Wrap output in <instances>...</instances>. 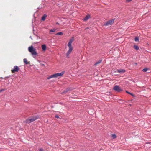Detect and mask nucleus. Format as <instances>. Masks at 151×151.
<instances>
[{
    "mask_svg": "<svg viewBox=\"0 0 151 151\" xmlns=\"http://www.w3.org/2000/svg\"><path fill=\"white\" fill-rule=\"evenodd\" d=\"M28 50L33 56H36L37 54L36 49L32 45L28 47Z\"/></svg>",
    "mask_w": 151,
    "mask_h": 151,
    "instance_id": "obj_1",
    "label": "nucleus"
},
{
    "mask_svg": "<svg viewBox=\"0 0 151 151\" xmlns=\"http://www.w3.org/2000/svg\"><path fill=\"white\" fill-rule=\"evenodd\" d=\"M65 73V71H63L60 73L54 74L48 77L47 79H49L52 78H57L58 76H61L64 74Z\"/></svg>",
    "mask_w": 151,
    "mask_h": 151,
    "instance_id": "obj_2",
    "label": "nucleus"
},
{
    "mask_svg": "<svg viewBox=\"0 0 151 151\" xmlns=\"http://www.w3.org/2000/svg\"><path fill=\"white\" fill-rule=\"evenodd\" d=\"M114 21V19L108 21L104 24L103 26H107L110 25L112 24L113 23Z\"/></svg>",
    "mask_w": 151,
    "mask_h": 151,
    "instance_id": "obj_3",
    "label": "nucleus"
},
{
    "mask_svg": "<svg viewBox=\"0 0 151 151\" xmlns=\"http://www.w3.org/2000/svg\"><path fill=\"white\" fill-rule=\"evenodd\" d=\"M113 89L118 92H120L122 91L120 87L119 86H115L113 88Z\"/></svg>",
    "mask_w": 151,
    "mask_h": 151,
    "instance_id": "obj_4",
    "label": "nucleus"
},
{
    "mask_svg": "<svg viewBox=\"0 0 151 151\" xmlns=\"http://www.w3.org/2000/svg\"><path fill=\"white\" fill-rule=\"evenodd\" d=\"M38 117L36 116H34L32 118H30L27 120V122L30 123L32 122L35 120L37 119Z\"/></svg>",
    "mask_w": 151,
    "mask_h": 151,
    "instance_id": "obj_5",
    "label": "nucleus"
},
{
    "mask_svg": "<svg viewBox=\"0 0 151 151\" xmlns=\"http://www.w3.org/2000/svg\"><path fill=\"white\" fill-rule=\"evenodd\" d=\"M19 70V68L17 66H15L14 67V68L11 70L12 73H15V72H17Z\"/></svg>",
    "mask_w": 151,
    "mask_h": 151,
    "instance_id": "obj_6",
    "label": "nucleus"
},
{
    "mask_svg": "<svg viewBox=\"0 0 151 151\" xmlns=\"http://www.w3.org/2000/svg\"><path fill=\"white\" fill-rule=\"evenodd\" d=\"M69 47V50L67 51L66 54V55L67 57H68L70 54L71 53V52L73 49V48L72 47Z\"/></svg>",
    "mask_w": 151,
    "mask_h": 151,
    "instance_id": "obj_7",
    "label": "nucleus"
},
{
    "mask_svg": "<svg viewBox=\"0 0 151 151\" xmlns=\"http://www.w3.org/2000/svg\"><path fill=\"white\" fill-rule=\"evenodd\" d=\"M74 40V38L73 37L72 38L69 40V42L68 44V47H72L71 44L73 42Z\"/></svg>",
    "mask_w": 151,
    "mask_h": 151,
    "instance_id": "obj_8",
    "label": "nucleus"
},
{
    "mask_svg": "<svg viewBox=\"0 0 151 151\" xmlns=\"http://www.w3.org/2000/svg\"><path fill=\"white\" fill-rule=\"evenodd\" d=\"M74 40V38L73 37L72 38L69 40V42L68 44V47H72L71 44L73 42Z\"/></svg>",
    "mask_w": 151,
    "mask_h": 151,
    "instance_id": "obj_9",
    "label": "nucleus"
},
{
    "mask_svg": "<svg viewBox=\"0 0 151 151\" xmlns=\"http://www.w3.org/2000/svg\"><path fill=\"white\" fill-rule=\"evenodd\" d=\"M90 17V15H87L84 18H83V20L84 21H86Z\"/></svg>",
    "mask_w": 151,
    "mask_h": 151,
    "instance_id": "obj_10",
    "label": "nucleus"
},
{
    "mask_svg": "<svg viewBox=\"0 0 151 151\" xmlns=\"http://www.w3.org/2000/svg\"><path fill=\"white\" fill-rule=\"evenodd\" d=\"M47 15L45 14L43 15L41 18V20L42 21H44L45 19L47 17Z\"/></svg>",
    "mask_w": 151,
    "mask_h": 151,
    "instance_id": "obj_11",
    "label": "nucleus"
},
{
    "mask_svg": "<svg viewBox=\"0 0 151 151\" xmlns=\"http://www.w3.org/2000/svg\"><path fill=\"white\" fill-rule=\"evenodd\" d=\"M117 71L119 73H124L125 72V71L124 69H119Z\"/></svg>",
    "mask_w": 151,
    "mask_h": 151,
    "instance_id": "obj_12",
    "label": "nucleus"
},
{
    "mask_svg": "<svg viewBox=\"0 0 151 151\" xmlns=\"http://www.w3.org/2000/svg\"><path fill=\"white\" fill-rule=\"evenodd\" d=\"M23 61L26 64H27L30 63V62L28 61L27 60L26 58L24 59H23Z\"/></svg>",
    "mask_w": 151,
    "mask_h": 151,
    "instance_id": "obj_13",
    "label": "nucleus"
},
{
    "mask_svg": "<svg viewBox=\"0 0 151 151\" xmlns=\"http://www.w3.org/2000/svg\"><path fill=\"white\" fill-rule=\"evenodd\" d=\"M42 48L43 50L45 51L46 49V46L45 45H43L42 46Z\"/></svg>",
    "mask_w": 151,
    "mask_h": 151,
    "instance_id": "obj_14",
    "label": "nucleus"
},
{
    "mask_svg": "<svg viewBox=\"0 0 151 151\" xmlns=\"http://www.w3.org/2000/svg\"><path fill=\"white\" fill-rule=\"evenodd\" d=\"M102 61V60H99L98 61H97L96 63H95L94 65L95 66L97 64H100L101 62Z\"/></svg>",
    "mask_w": 151,
    "mask_h": 151,
    "instance_id": "obj_15",
    "label": "nucleus"
},
{
    "mask_svg": "<svg viewBox=\"0 0 151 151\" xmlns=\"http://www.w3.org/2000/svg\"><path fill=\"white\" fill-rule=\"evenodd\" d=\"M134 47L137 50H138L139 49L138 46L136 45H134Z\"/></svg>",
    "mask_w": 151,
    "mask_h": 151,
    "instance_id": "obj_16",
    "label": "nucleus"
},
{
    "mask_svg": "<svg viewBox=\"0 0 151 151\" xmlns=\"http://www.w3.org/2000/svg\"><path fill=\"white\" fill-rule=\"evenodd\" d=\"M68 88L67 89L65 90L63 92V93H67V92L68 91Z\"/></svg>",
    "mask_w": 151,
    "mask_h": 151,
    "instance_id": "obj_17",
    "label": "nucleus"
},
{
    "mask_svg": "<svg viewBox=\"0 0 151 151\" xmlns=\"http://www.w3.org/2000/svg\"><path fill=\"white\" fill-rule=\"evenodd\" d=\"M112 137L113 139H114L116 137V136L115 134H112Z\"/></svg>",
    "mask_w": 151,
    "mask_h": 151,
    "instance_id": "obj_18",
    "label": "nucleus"
},
{
    "mask_svg": "<svg viewBox=\"0 0 151 151\" xmlns=\"http://www.w3.org/2000/svg\"><path fill=\"white\" fill-rule=\"evenodd\" d=\"M148 70V69L147 68H145L144 69H143V70H142V71L144 72H146Z\"/></svg>",
    "mask_w": 151,
    "mask_h": 151,
    "instance_id": "obj_19",
    "label": "nucleus"
},
{
    "mask_svg": "<svg viewBox=\"0 0 151 151\" xmlns=\"http://www.w3.org/2000/svg\"><path fill=\"white\" fill-rule=\"evenodd\" d=\"M139 40V38L138 37H136L134 39V40L135 42H138Z\"/></svg>",
    "mask_w": 151,
    "mask_h": 151,
    "instance_id": "obj_20",
    "label": "nucleus"
},
{
    "mask_svg": "<svg viewBox=\"0 0 151 151\" xmlns=\"http://www.w3.org/2000/svg\"><path fill=\"white\" fill-rule=\"evenodd\" d=\"M56 30V29H52L51 30H50V32H54Z\"/></svg>",
    "mask_w": 151,
    "mask_h": 151,
    "instance_id": "obj_21",
    "label": "nucleus"
},
{
    "mask_svg": "<svg viewBox=\"0 0 151 151\" xmlns=\"http://www.w3.org/2000/svg\"><path fill=\"white\" fill-rule=\"evenodd\" d=\"M63 34V33L62 32H59L57 33L56 35H62Z\"/></svg>",
    "mask_w": 151,
    "mask_h": 151,
    "instance_id": "obj_22",
    "label": "nucleus"
},
{
    "mask_svg": "<svg viewBox=\"0 0 151 151\" xmlns=\"http://www.w3.org/2000/svg\"><path fill=\"white\" fill-rule=\"evenodd\" d=\"M126 92L127 93H128L129 94H132V93H131L130 92H128V91H126Z\"/></svg>",
    "mask_w": 151,
    "mask_h": 151,
    "instance_id": "obj_23",
    "label": "nucleus"
},
{
    "mask_svg": "<svg viewBox=\"0 0 151 151\" xmlns=\"http://www.w3.org/2000/svg\"><path fill=\"white\" fill-rule=\"evenodd\" d=\"M4 89H2L1 90H0V93H1V92L4 91Z\"/></svg>",
    "mask_w": 151,
    "mask_h": 151,
    "instance_id": "obj_24",
    "label": "nucleus"
},
{
    "mask_svg": "<svg viewBox=\"0 0 151 151\" xmlns=\"http://www.w3.org/2000/svg\"><path fill=\"white\" fill-rule=\"evenodd\" d=\"M55 117L56 118H57V119L59 118V116L58 115H56Z\"/></svg>",
    "mask_w": 151,
    "mask_h": 151,
    "instance_id": "obj_25",
    "label": "nucleus"
},
{
    "mask_svg": "<svg viewBox=\"0 0 151 151\" xmlns=\"http://www.w3.org/2000/svg\"><path fill=\"white\" fill-rule=\"evenodd\" d=\"M132 0H127V2H129L130 1H131Z\"/></svg>",
    "mask_w": 151,
    "mask_h": 151,
    "instance_id": "obj_26",
    "label": "nucleus"
},
{
    "mask_svg": "<svg viewBox=\"0 0 151 151\" xmlns=\"http://www.w3.org/2000/svg\"><path fill=\"white\" fill-rule=\"evenodd\" d=\"M39 151H43V150L42 149H40L39 150Z\"/></svg>",
    "mask_w": 151,
    "mask_h": 151,
    "instance_id": "obj_27",
    "label": "nucleus"
},
{
    "mask_svg": "<svg viewBox=\"0 0 151 151\" xmlns=\"http://www.w3.org/2000/svg\"><path fill=\"white\" fill-rule=\"evenodd\" d=\"M88 29V28H86L85 29Z\"/></svg>",
    "mask_w": 151,
    "mask_h": 151,
    "instance_id": "obj_28",
    "label": "nucleus"
},
{
    "mask_svg": "<svg viewBox=\"0 0 151 151\" xmlns=\"http://www.w3.org/2000/svg\"><path fill=\"white\" fill-rule=\"evenodd\" d=\"M42 65H43L44 66V65H44V64H42Z\"/></svg>",
    "mask_w": 151,
    "mask_h": 151,
    "instance_id": "obj_29",
    "label": "nucleus"
}]
</instances>
